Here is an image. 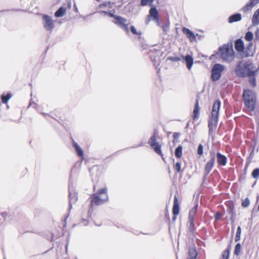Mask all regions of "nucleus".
I'll return each mask as SVG.
<instances>
[{
	"label": "nucleus",
	"instance_id": "nucleus-1",
	"mask_svg": "<svg viewBox=\"0 0 259 259\" xmlns=\"http://www.w3.org/2000/svg\"><path fill=\"white\" fill-rule=\"evenodd\" d=\"M253 65L250 61H240L236 65L235 72L236 75L239 77H245L247 76L253 74Z\"/></svg>",
	"mask_w": 259,
	"mask_h": 259
},
{
	"label": "nucleus",
	"instance_id": "nucleus-2",
	"mask_svg": "<svg viewBox=\"0 0 259 259\" xmlns=\"http://www.w3.org/2000/svg\"><path fill=\"white\" fill-rule=\"evenodd\" d=\"M242 99L247 110L250 112L254 111L257 101L256 93L250 89L244 90L242 94Z\"/></svg>",
	"mask_w": 259,
	"mask_h": 259
},
{
	"label": "nucleus",
	"instance_id": "nucleus-3",
	"mask_svg": "<svg viewBox=\"0 0 259 259\" xmlns=\"http://www.w3.org/2000/svg\"><path fill=\"white\" fill-rule=\"evenodd\" d=\"M91 207L94 205H100L108 201V197L107 195V189L103 188L99 190L96 193L91 196Z\"/></svg>",
	"mask_w": 259,
	"mask_h": 259
},
{
	"label": "nucleus",
	"instance_id": "nucleus-4",
	"mask_svg": "<svg viewBox=\"0 0 259 259\" xmlns=\"http://www.w3.org/2000/svg\"><path fill=\"white\" fill-rule=\"evenodd\" d=\"M219 51L221 58L226 61H231L234 59V51L232 46L224 45L219 48Z\"/></svg>",
	"mask_w": 259,
	"mask_h": 259
},
{
	"label": "nucleus",
	"instance_id": "nucleus-5",
	"mask_svg": "<svg viewBox=\"0 0 259 259\" xmlns=\"http://www.w3.org/2000/svg\"><path fill=\"white\" fill-rule=\"evenodd\" d=\"M225 69L224 66L219 63L215 64L211 69V78L213 81L220 79L222 73Z\"/></svg>",
	"mask_w": 259,
	"mask_h": 259
},
{
	"label": "nucleus",
	"instance_id": "nucleus-6",
	"mask_svg": "<svg viewBox=\"0 0 259 259\" xmlns=\"http://www.w3.org/2000/svg\"><path fill=\"white\" fill-rule=\"evenodd\" d=\"M42 24L44 29L50 32H51L55 27L54 20L51 16L46 14L42 16Z\"/></svg>",
	"mask_w": 259,
	"mask_h": 259
},
{
	"label": "nucleus",
	"instance_id": "nucleus-7",
	"mask_svg": "<svg viewBox=\"0 0 259 259\" xmlns=\"http://www.w3.org/2000/svg\"><path fill=\"white\" fill-rule=\"evenodd\" d=\"M156 136L157 133L156 132H154L153 135L150 138L148 141V144L157 154L162 155L161 146L156 141Z\"/></svg>",
	"mask_w": 259,
	"mask_h": 259
},
{
	"label": "nucleus",
	"instance_id": "nucleus-8",
	"mask_svg": "<svg viewBox=\"0 0 259 259\" xmlns=\"http://www.w3.org/2000/svg\"><path fill=\"white\" fill-rule=\"evenodd\" d=\"M68 190L69 193V210H70L73 204L75 203L78 199L77 194L74 192L73 186L70 180L69 182Z\"/></svg>",
	"mask_w": 259,
	"mask_h": 259
},
{
	"label": "nucleus",
	"instance_id": "nucleus-9",
	"mask_svg": "<svg viewBox=\"0 0 259 259\" xmlns=\"http://www.w3.org/2000/svg\"><path fill=\"white\" fill-rule=\"evenodd\" d=\"M209 155L210 157V159L206 162L204 167V172L205 176H207L210 173V171L213 167L215 162V152L213 150L210 151L209 152Z\"/></svg>",
	"mask_w": 259,
	"mask_h": 259
},
{
	"label": "nucleus",
	"instance_id": "nucleus-10",
	"mask_svg": "<svg viewBox=\"0 0 259 259\" xmlns=\"http://www.w3.org/2000/svg\"><path fill=\"white\" fill-rule=\"evenodd\" d=\"M253 44L250 42L247 46L245 48L242 54H240V56L242 58H247L249 57L253 56L254 55V51L252 49Z\"/></svg>",
	"mask_w": 259,
	"mask_h": 259
},
{
	"label": "nucleus",
	"instance_id": "nucleus-11",
	"mask_svg": "<svg viewBox=\"0 0 259 259\" xmlns=\"http://www.w3.org/2000/svg\"><path fill=\"white\" fill-rule=\"evenodd\" d=\"M219 116H211L208 121L209 134L212 132L213 130L216 128L218 122Z\"/></svg>",
	"mask_w": 259,
	"mask_h": 259
},
{
	"label": "nucleus",
	"instance_id": "nucleus-12",
	"mask_svg": "<svg viewBox=\"0 0 259 259\" xmlns=\"http://www.w3.org/2000/svg\"><path fill=\"white\" fill-rule=\"evenodd\" d=\"M259 3V0H250L242 8V11L244 13H247L251 10L254 6Z\"/></svg>",
	"mask_w": 259,
	"mask_h": 259
},
{
	"label": "nucleus",
	"instance_id": "nucleus-13",
	"mask_svg": "<svg viewBox=\"0 0 259 259\" xmlns=\"http://www.w3.org/2000/svg\"><path fill=\"white\" fill-rule=\"evenodd\" d=\"M216 157L217 159V163L219 165L224 166L227 163V157L221 154L220 152H217L216 154Z\"/></svg>",
	"mask_w": 259,
	"mask_h": 259
},
{
	"label": "nucleus",
	"instance_id": "nucleus-14",
	"mask_svg": "<svg viewBox=\"0 0 259 259\" xmlns=\"http://www.w3.org/2000/svg\"><path fill=\"white\" fill-rule=\"evenodd\" d=\"M221 102L220 100H216L213 104L211 111L212 116H219V111Z\"/></svg>",
	"mask_w": 259,
	"mask_h": 259
},
{
	"label": "nucleus",
	"instance_id": "nucleus-15",
	"mask_svg": "<svg viewBox=\"0 0 259 259\" xmlns=\"http://www.w3.org/2000/svg\"><path fill=\"white\" fill-rule=\"evenodd\" d=\"M181 58L186 62V66L188 70L191 69L193 64V58L192 56L190 55H187L186 56L182 55Z\"/></svg>",
	"mask_w": 259,
	"mask_h": 259
},
{
	"label": "nucleus",
	"instance_id": "nucleus-16",
	"mask_svg": "<svg viewBox=\"0 0 259 259\" xmlns=\"http://www.w3.org/2000/svg\"><path fill=\"white\" fill-rule=\"evenodd\" d=\"M235 49L239 53L242 54L244 50V45L241 38L237 39L235 41Z\"/></svg>",
	"mask_w": 259,
	"mask_h": 259
},
{
	"label": "nucleus",
	"instance_id": "nucleus-17",
	"mask_svg": "<svg viewBox=\"0 0 259 259\" xmlns=\"http://www.w3.org/2000/svg\"><path fill=\"white\" fill-rule=\"evenodd\" d=\"M112 22L121 28L125 23L127 22V20L121 16H116Z\"/></svg>",
	"mask_w": 259,
	"mask_h": 259
},
{
	"label": "nucleus",
	"instance_id": "nucleus-18",
	"mask_svg": "<svg viewBox=\"0 0 259 259\" xmlns=\"http://www.w3.org/2000/svg\"><path fill=\"white\" fill-rule=\"evenodd\" d=\"M182 32L186 35L187 37L190 39L191 41H193L195 40L196 36L194 33L190 30L189 29L184 27L182 29Z\"/></svg>",
	"mask_w": 259,
	"mask_h": 259
},
{
	"label": "nucleus",
	"instance_id": "nucleus-19",
	"mask_svg": "<svg viewBox=\"0 0 259 259\" xmlns=\"http://www.w3.org/2000/svg\"><path fill=\"white\" fill-rule=\"evenodd\" d=\"M149 17H151L152 20L159 18L158 12L155 7H152L149 10Z\"/></svg>",
	"mask_w": 259,
	"mask_h": 259
},
{
	"label": "nucleus",
	"instance_id": "nucleus-20",
	"mask_svg": "<svg viewBox=\"0 0 259 259\" xmlns=\"http://www.w3.org/2000/svg\"><path fill=\"white\" fill-rule=\"evenodd\" d=\"M180 207L178 197L175 196L174 200V205L172 208V213L175 216L177 215L179 213Z\"/></svg>",
	"mask_w": 259,
	"mask_h": 259
},
{
	"label": "nucleus",
	"instance_id": "nucleus-21",
	"mask_svg": "<svg viewBox=\"0 0 259 259\" xmlns=\"http://www.w3.org/2000/svg\"><path fill=\"white\" fill-rule=\"evenodd\" d=\"M242 19L241 15L240 13H236L231 15L228 18V22L230 23H232L240 21Z\"/></svg>",
	"mask_w": 259,
	"mask_h": 259
},
{
	"label": "nucleus",
	"instance_id": "nucleus-22",
	"mask_svg": "<svg viewBox=\"0 0 259 259\" xmlns=\"http://www.w3.org/2000/svg\"><path fill=\"white\" fill-rule=\"evenodd\" d=\"M72 145L75 149V152L77 155L79 157H82L83 155V151L79 145L74 140L72 141Z\"/></svg>",
	"mask_w": 259,
	"mask_h": 259
},
{
	"label": "nucleus",
	"instance_id": "nucleus-23",
	"mask_svg": "<svg viewBox=\"0 0 259 259\" xmlns=\"http://www.w3.org/2000/svg\"><path fill=\"white\" fill-rule=\"evenodd\" d=\"M252 24L256 26L259 24V8L254 13L252 18Z\"/></svg>",
	"mask_w": 259,
	"mask_h": 259
},
{
	"label": "nucleus",
	"instance_id": "nucleus-24",
	"mask_svg": "<svg viewBox=\"0 0 259 259\" xmlns=\"http://www.w3.org/2000/svg\"><path fill=\"white\" fill-rule=\"evenodd\" d=\"M256 72L257 70H254V71H253V74L247 76L249 78L248 81L249 83L253 87H255L256 85V81L255 78V75Z\"/></svg>",
	"mask_w": 259,
	"mask_h": 259
},
{
	"label": "nucleus",
	"instance_id": "nucleus-25",
	"mask_svg": "<svg viewBox=\"0 0 259 259\" xmlns=\"http://www.w3.org/2000/svg\"><path fill=\"white\" fill-rule=\"evenodd\" d=\"M66 12V9L63 7H61L55 13V16L56 17H61L64 16Z\"/></svg>",
	"mask_w": 259,
	"mask_h": 259
},
{
	"label": "nucleus",
	"instance_id": "nucleus-26",
	"mask_svg": "<svg viewBox=\"0 0 259 259\" xmlns=\"http://www.w3.org/2000/svg\"><path fill=\"white\" fill-rule=\"evenodd\" d=\"M188 254L190 259H196L197 256L196 250L194 248H190L189 249Z\"/></svg>",
	"mask_w": 259,
	"mask_h": 259
},
{
	"label": "nucleus",
	"instance_id": "nucleus-27",
	"mask_svg": "<svg viewBox=\"0 0 259 259\" xmlns=\"http://www.w3.org/2000/svg\"><path fill=\"white\" fill-rule=\"evenodd\" d=\"M199 112V105H198V101L197 100L196 104L195 105L194 109L193 110V118H194V119L198 118Z\"/></svg>",
	"mask_w": 259,
	"mask_h": 259
},
{
	"label": "nucleus",
	"instance_id": "nucleus-28",
	"mask_svg": "<svg viewBox=\"0 0 259 259\" xmlns=\"http://www.w3.org/2000/svg\"><path fill=\"white\" fill-rule=\"evenodd\" d=\"M198 204L196 203L195 206L191 209L189 214V219H194V216L197 210Z\"/></svg>",
	"mask_w": 259,
	"mask_h": 259
},
{
	"label": "nucleus",
	"instance_id": "nucleus-29",
	"mask_svg": "<svg viewBox=\"0 0 259 259\" xmlns=\"http://www.w3.org/2000/svg\"><path fill=\"white\" fill-rule=\"evenodd\" d=\"M182 150L183 147L181 145H179L175 150V155L177 158H181L182 155Z\"/></svg>",
	"mask_w": 259,
	"mask_h": 259
},
{
	"label": "nucleus",
	"instance_id": "nucleus-30",
	"mask_svg": "<svg viewBox=\"0 0 259 259\" xmlns=\"http://www.w3.org/2000/svg\"><path fill=\"white\" fill-rule=\"evenodd\" d=\"M11 97V94L8 93L6 95L3 94L2 96V101L3 103H7Z\"/></svg>",
	"mask_w": 259,
	"mask_h": 259
},
{
	"label": "nucleus",
	"instance_id": "nucleus-31",
	"mask_svg": "<svg viewBox=\"0 0 259 259\" xmlns=\"http://www.w3.org/2000/svg\"><path fill=\"white\" fill-rule=\"evenodd\" d=\"M245 39L248 41H251L253 38V33L251 31H248L245 35Z\"/></svg>",
	"mask_w": 259,
	"mask_h": 259
},
{
	"label": "nucleus",
	"instance_id": "nucleus-32",
	"mask_svg": "<svg viewBox=\"0 0 259 259\" xmlns=\"http://www.w3.org/2000/svg\"><path fill=\"white\" fill-rule=\"evenodd\" d=\"M154 0H141V6H146L147 5H151Z\"/></svg>",
	"mask_w": 259,
	"mask_h": 259
},
{
	"label": "nucleus",
	"instance_id": "nucleus-33",
	"mask_svg": "<svg viewBox=\"0 0 259 259\" xmlns=\"http://www.w3.org/2000/svg\"><path fill=\"white\" fill-rule=\"evenodd\" d=\"M241 233V229L240 226H238L237 229V232L235 237V241L237 242L240 239V236Z\"/></svg>",
	"mask_w": 259,
	"mask_h": 259
},
{
	"label": "nucleus",
	"instance_id": "nucleus-34",
	"mask_svg": "<svg viewBox=\"0 0 259 259\" xmlns=\"http://www.w3.org/2000/svg\"><path fill=\"white\" fill-rule=\"evenodd\" d=\"M230 255V250L227 249L225 250L222 253V259H228Z\"/></svg>",
	"mask_w": 259,
	"mask_h": 259
},
{
	"label": "nucleus",
	"instance_id": "nucleus-35",
	"mask_svg": "<svg viewBox=\"0 0 259 259\" xmlns=\"http://www.w3.org/2000/svg\"><path fill=\"white\" fill-rule=\"evenodd\" d=\"M251 176L254 179H257L259 177V168L253 169L251 173Z\"/></svg>",
	"mask_w": 259,
	"mask_h": 259
},
{
	"label": "nucleus",
	"instance_id": "nucleus-36",
	"mask_svg": "<svg viewBox=\"0 0 259 259\" xmlns=\"http://www.w3.org/2000/svg\"><path fill=\"white\" fill-rule=\"evenodd\" d=\"M241 244L238 243H237L236 246H235V250H234V254L236 255H238L240 253V251H241Z\"/></svg>",
	"mask_w": 259,
	"mask_h": 259
},
{
	"label": "nucleus",
	"instance_id": "nucleus-37",
	"mask_svg": "<svg viewBox=\"0 0 259 259\" xmlns=\"http://www.w3.org/2000/svg\"><path fill=\"white\" fill-rule=\"evenodd\" d=\"M250 201L248 198H246L245 199L242 200L241 205L242 207H247L249 205Z\"/></svg>",
	"mask_w": 259,
	"mask_h": 259
},
{
	"label": "nucleus",
	"instance_id": "nucleus-38",
	"mask_svg": "<svg viewBox=\"0 0 259 259\" xmlns=\"http://www.w3.org/2000/svg\"><path fill=\"white\" fill-rule=\"evenodd\" d=\"M104 7H108L109 8H111L112 6L111 5V2H108L106 3H104L99 5V8H103Z\"/></svg>",
	"mask_w": 259,
	"mask_h": 259
},
{
	"label": "nucleus",
	"instance_id": "nucleus-39",
	"mask_svg": "<svg viewBox=\"0 0 259 259\" xmlns=\"http://www.w3.org/2000/svg\"><path fill=\"white\" fill-rule=\"evenodd\" d=\"M190 226L189 229L191 232H193L194 230V219H189Z\"/></svg>",
	"mask_w": 259,
	"mask_h": 259
},
{
	"label": "nucleus",
	"instance_id": "nucleus-40",
	"mask_svg": "<svg viewBox=\"0 0 259 259\" xmlns=\"http://www.w3.org/2000/svg\"><path fill=\"white\" fill-rule=\"evenodd\" d=\"M174 168L178 172H180L181 171V163L177 162L174 166Z\"/></svg>",
	"mask_w": 259,
	"mask_h": 259
},
{
	"label": "nucleus",
	"instance_id": "nucleus-41",
	"mask_svg": "<svg viewBox=\"0 0 259 259\" xmlns=\"http://www.w3.org/2000/svg\"><path fill=\"white\" fill-rule=\"evenodd\" d=\"M203 145L201 144H200L198 145V149H197V154L199 155H202L203 153Z\"/></svg>",
	"mask_w": 259,
	"mask_h": 259
},
{
	"label": "nucleus",
	"instance_id": "nucleus-42",
	"mask_svg": "<svg viewBox=\"0 0 259 259\" xmlns=\"http://www.w3.org/2000/svg\"><path fill=\"white\" fill-rule=\"evenodd\" d=\"M228 213L231 215V220L232 222L234 221V218L235 217V213L234 209L227 210Z\"/></svg>",
	"mask_w": 259,
	"mask_h": 259
},
{
	"label": "nucleus",
	"instance_id": "nucleus-43",
	"mask_svg": "<svg viewBox=\"0 0 259 259\" xmlns=\"http://www.w3.org/2000/svg\"><path fill=\"white\" fill-rule=\"evenodd\" d=\"M180 135L179 133H174V134H173V138H174L173 142L174 143L178 142V139L179 138Z\"/></svg>",
	"mask_w": 259,
	"mask_h": 259
},
{
	"label": "nucleus",
	"instance_id": "nucleus-44",
	"mask_svg": "<svg viewBox=\"0 0 259 259\" xmlns=\"http://www.w3.org/2000/svg\"><path fill=\"white\" fill-rule=\"evenodd\" d=\"M222 216L223 214L221 212L219 211L217 212L214 214V218L215 221L220 220L222 217Z\"/></svg>",
	"mask_w": 259,
	"mask_h": 259
},
{
	"label": "nucleus",
	"instance_id": "nucleus-45",
	"mask_svg": "<svg viewBox=\"0 0 259 259\" xmlns=\"http://www.w3.org/2000/svg\"><path fill=\"white\" fill-rule=\"evenodd\" d=\"M226 205L228 207V210L234 209V205L232 201H228L226 202Z\"/></svg>",
	"mask_w": 259,
	"mask_h": 259
},
{
	"label": "nucleus",
	"instance_id": "nucleus-46",
	"mask_svg": "<svg viewBox=\"0 0 259 259\" xmlns=\"http://www.w3.org/2000/svg\"><path fill=\"white\" fill-rule=\"evenodd\" d=\"M181 59V58H180L179 57H169L168 58V60H170L173 62H178L180 61Z\"/></svg>",
	"mask_w": 259,
	"mask_h": 259
},
{
	"label": "nucleus",
	"instance_id": "nucleus-47",
	"mask_svg": "<svg viewBox=\"0 0 259 259\" xmlns=\"http://www.w3.org/2000/svg\"><path fill=\"white\" fill-rule=\"evenodd\" d=\"M131 31L134 34H141V33H138L134 26H131Z\"/></svg>",
	"mask_w": 259,
	"mask_h": 259
},
{
	"label": "nucleus",
	"instance_id": "nucleus-48",
	"mask_svg": "<svg viewBox=\"0 0 259 259\" xmlns=\"http://www.w3.org/2000/svg\"><path fill=\"white\" fill-rule=\"evenodd\" d=\"M121 28H122L123 30H124L126 33H129V30H128V25L126 24V23H125L121 27Z\"/></svg>",
	"mask_w": 259,
	"mask_h": 259
},
{
	"label": "nucleus",
	"instance_id": "nucleus-49",
	"mask_svg": "<svg viewBox=\"0 0 259 259\" xmlns=\"http://www.w3.org/2000/svg\"><path fill=\"white\" fill-rule=\"evenodd\" d=\"M40 114H41L47 120H49V117H50V115L47 114V113H44V112H40V111H38Z\"/></svg>",
	"mask_w": 259,
	"mask_h": 259
},
{
	"label": "nucleus",
	"instance_id": "nucleus-50",
	"mask_svg": "<svg viewBox=\"0 0 259 259\" xmlns=\"http://www.w3.org/2000/svg\"><path fill=\"white\" fill-rule=\"evenodd\" d=\"M255 38L256 40H259V29L257 28L255 32Z\"/></svg>",
	"mask_w": 259,
	"mask_h": 259
},
{
	"label": "nucleus",
	"instance_id": "nucleus-51",
	"mask_svg": "<svg viewBox=\"0 0 259 259\" xmlns=\"http://www.w3.org/2000/svg\"><path fill=\"white\" fill-rule=\"evenodd\" d=\"M164 32H167L168 30V26L166 25H162L161 27Z\"/></svg>",
	"mask_w": 259,
	"mask_h": 259
},
{
	"label": "nucleus",
	"instance_id": "nucleus-52",
	"mask_svg": "<svg viewBox=\"0 0 259 259\" xmlns=\"http://www.w3.org/2000/svg\"><path fill=\"white\" fill-rule=\"evenodd\" d=\"M109 17L114 18L115 19L116 15H115L113 13H112L111 11H108V15Z\"/></svg>",
	"mask_w": 259,
	"mask_h": 259
},
{
	"label": "nucleus",
	"instance_id": "nucleus-53",
	"mask_svg": "<svg viewBox=\"0 0 259 259\" xmlns=\"http://www.w3.org/2000/svg\"><path fill=\"white\" fill-rule=\"evenodd\" d=\"M151 17H149V15H148L147 18L146 19L145 23L147 25H148L149 23V22L150 21Z\"/></svg>",
	"mask_w": 259,
	"mask_h": 259
},
{
	"label": "nucleus",
	"instance_id": "nucleus-54",
	"mask_svg": "<svg viewBox=\"0 0 259 259\" xmlns=\"http://www.w3.org/2000/svg\"><path fill=\"white\" fill-rule=\"evenodd\" d=\"M145 145V144L143 142H142L141 144H140L139 145H136V146H133L132 148H137V147H140V146H143Z\"/></svg>",
	"mask_w": 259,
	"mask_h": 259
},
{
	"label": "nucleus",
	"instance_id": "nucleus-55",
	"mask_svg": "<svg viewBox=\"0 0 259 259\" xmlns=\"http://www.w3.org/2000/svg\"><path fill=\"white\" fill-rule=\"evenodd\" d=\"M98 13H99L100 14H104L105 15H108V11H98Z\"/></svg>",
	"mask_w": 259,
	"mask_h": 259
},
{
	"label": "nucleus",
	"instance_id": "nucleus-56",
	"mask_svg": "<svg viewBox=\"0 0 259 259\" xmlns=\"http://www.w3.org/2000/svg\"><path fill=\"white\" fill-rule=\"evenodd\" d=\"M154 21H156V23H157V25L159 26V27H161L162 25H161L160 24V23L159 21V18H158L157 20H154Z\"/></svg>",
	"mask_w": 259,
	"mask_h": 259
},
{
	"label": "nucleus",
	"instance_id": "nucleus-57",
	"mask_svg": "<svg viewBox=\"0 0 259 259\" xmlns=\"http://www.w3.org/2000/svg\"><path fill=\"white\" fill-rule=\"evenodd\" d=\"M83 225H87V223H88V222L87 220H83V221L81 223Z\"/></svg>",
	"mask_w": 259,
	"mask_h": 259
},
{
	"label": "nucleus",
	"instance_id": "nucleus-58",
	"mask_svg": "<svg viewBox=\"0 0 259 259\" xmlns=\"http://www.w3.org/2000/svg\"><path fill=\"white\" fill-rule=\"evenodd\" d=\"M74 6L75 10L76 12H77V7H76L75 5H74Z\"/></svg>",
	"mask_w": 259,
	"mask_h": 259
},
{
	"label": "nucleus",
	"instance_id": "nucleus-59",
	"mask_svg": "<svg viewBox=\"0 0 259 259\" xmlns=\"http://www.w3.org/2000/svg\"><path fill=\"white\" fill-rule=\"evenodd\" d=\"M94 169V167H93L91 169H90V172L91 174L92 170H93Z\"/></svg>",
	"mask_w": 259,
	"mask_h": 259
},
{
	"label": "nucleus",
	"instance_id": "nucleus-60",
	"mask_svg": "<svg viewBox=\"0 0 259 259\" xmlns=\"http://www.w3.org/2000/svg\"><path fill=\"white\" fill-rule=\"evenodd\" d=\"M68 245V243H67V244L66 245V250H67Z\"/></svg>",
	"mask_w": 259,
	"mask_h": 259
},
{
	"label": "nucleus",
	"instance_id": "nucleus-61",
	"mask_svg": "<svg viewBox=\"0 0 259 259\" xmlns=\"http://www.w3.org/2000/svg\"><path fill=\"white\" fill-rule=\"evenodd\" d=\"M36 106V104L35 103H33V107L35 108V106Z\"/></svg>",
	"mask_w": 259,
	"mask_h": 259
},
{
	"label": "nucleus",
	"instance_id": "nucleus-62",
	"mask_svg": "<svg viewBox=\"0 0 259 259\" xmlns=\"http://www.w3.org/2000/svg\"><path fill=\"white\" fill-rule=\"evenodd\" d=\"M161 157H162V159L164 161V157H163V155H161Z\"/></svg>",
	"mask_w": 259,
	"mask_h": 259
},
{
	"label": "nucleus",
	"instance_id": "nucleus-63",
	"mask_svg": "<svg viewBox=\"0 0 259 259\" xmlns=\"http://www.w3.org/2000/svg\"><path fill=\"white\" fill-rule=\"evenodd\" d=\"M87 17H88V16H84V17H83L84 19H85Z\"/></svg>",
	"mask_w": 259,
	"mask_h": 259
},
{
	"label": "nucleus",
	"instance_id": "nucleus-64",
	"mask_svg": "<svg viewBox=\"0 0 259 259\" xmlns=\"http://www.w3.org/2000/svg\"><path fill=\"white\" fill-rule=\"evenodd\" d=\"M32 105V104L31 102H30V103H29V106H31Z\"/></svg>",
	"mask_w": 259,
	"mask_h": 259
}]
</instances>
